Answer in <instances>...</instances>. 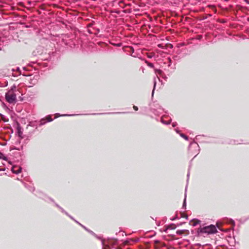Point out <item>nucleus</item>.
Listing matches in <instances>:
<instances>
[{
  "label": "nucleus",
  "mask_w": 249,
  "mask_h": 249,
  "mask_svg": "<svg viewBox=\"0 0 249 249\" xmlns=\"http://www.w3.org/2000/svg\"><path fill=\"white\" fill-rule=\"evenodd\" d=\"M16 87L13 86L5 94V99L10 104H15L17 100V96L14 92Z\"/></svg>",
  "instance_id": "f257e3e1"
},
{
  "label": "nucleus",
  "mask_w": 249,
  "mask_h": 249,
  "mask_svg": "<svg viewBox=\"0 0 249 249\" xmlns=\"http://www.w3.org/2000/svg\"><path fill=\"white\" fill-rule=\"evenodd\" d=\"M216 231H217L216 228L213 225H211L208 226H206L203 228H201L198 230V232L199 233H206L208 234H211V233H215Z\"/></svg>",
  "instance_id": "f03ea898"
},
{
  "label": "nucleus",
  "mask_w": 249,
  "mask_h": 249,
  "mask_svg": "<svg viewBox=\"0 0 249 249\" xmlns=\"http://www.w3.org/2000/svg\"><path fill=\"white\" fill-rule=\"evenodd\" d=\"M21 168L18 166H14L12 168V171L13 173L18 174L20 172Z\"/></svg>",
  "instance_id": "7ed1b4c3"
},
{
  "label": "nucleus",
  "mask_w": 249,
  "mask_h": 249,
  "mask_svg": "<svg viewBox=\"0 0 249 249\" xmlns=\"http://www.w3.org/2000/svg\"><path fill=\"white\" fill-rule=\"evenodd\" d=\"M199 221L198 220H194L190 222V224L193 226H196L197 224H199Z\"/></svg>",
  "instance_id": "20e7f679"
},
{
  "label": "nucleus",
  "mask_w": 249,
  "mask_h": 249,
  "mask_svg": "<svg viewBox=\"0 0 249 249\" xmlns=\"http://www.w3.org/2000/svg\"><path fill=\"white\" fill-rule=\"evenodd\" d=\"M0 159L6 160V157L0 151Z\"/></svg>",
  "instance_id": "39448f33"
},
{
  "label": "nucleus",
  "mask_w": 249,
  "mask_h": 249,
  "mask_svg": "<svg viewBox=\"0 0 249 249\" xmlns=\"http://www.w3.org/2000/svg\"><path fill=\"white\" fill-rule=\"evenodd\" d=\"M180 136H181L182 138H184L185 140H187V139H188L187 137L186 136H185V135L183 134H180Z\"/></svg>",
  "instance_id": "423d86ee"
},
{
  "label": "nucleus",
  "mask_w": 249,
  "mask_h": 249,
  "mask_svg": "<svg viewBox=\"0 0 249 249\" xmlns=\"http://www.w3.org/2000/svg\"><path fill=\"white\" fill-rule=\"evenodd\" d=\"M47 119L48 120V122H51L53 120L51 118L50 116H48L47 117Z\"/></svg>",
  "instance_id": "0eeeda50"
},
{
  "label": "nucleus",
  "mask_w": 249,
  "mask_h": 249,
  "mask_svg": "<svg viewBox=\"0 0 249 249\" xmlns=\"http://www.w3.org/2000/svg\"><path fill=\"white\" fill-rule=\"evenodd\" d=\"M162 122L163 123H164V124H169V123H170L169 122H168V123H166V122H164V121H163V119H162Z\"/></svg>",
  "instance_id": "6e6552de"
},
{
  "label": "nucleus",
  "mask_w": 249,
  "mask_h": 249,
  "mask_svg": "<svg viewBox=\"0 0 249 249\" xmlns=\"http://www.w3.org/2000/svg\"><path fill=\"white\" fill-rule=\"evenodd\" d=\"M186 204V198H184V203H183V206H184Z\"/></svg>",
  "instance_id": "1a4fd4ad"
},
{
  "label": "nucleus",
  "mask_w": 249,
  "mask_h": 249,
  "mask_svg": "<svg viewBox=\"0 0 249 249\" xmlns=\"http://www.w3.org/2000/svg\"><path fill=\"white\" fill-rule=\"evenodd\" d=\"M133 107L135 110H137L138 109V107L136 106H134Z\"/></svg>",
  "instance_id": "9d476101"
},
{
  "label": "nucleus",
  "mask_w": 249,
  "mask_h": 249,
  "mask_svg": "<svg viewBox=\"0 0 249 249\" xmlns=\"http://www.w3.org/2000/svg\"><path fill=\"white\" fill-rule=\"evenodd\" d=\"M58 116H60V115H58L57 114H56L55 118H56V117H58Z\"/></svg>",
  "instance_id": "9b49d317"
},
{
  "label": "nucleus",
  "mask_w": 249,
  "mask_h": 249,
  "mask_svg": "<svg viewBox=\"0 0 249 249\" xmlns=\"http://www.w3.org/2000/svg\"><path fill=\"white\" fill-rule=\"evenodd\" d=\"M175 126H176V124H174H174H173V127H175Z\"/></svg>",
  "instance_id": "f8f14e48"
},
{
  "label": "nucleus",
  "mask_w": 249,
  "mask_h": 249,
  "mask_svg": "<svg viewBox=\"0 0 249 249\" xmlns=\"http://www.w3.org/2000/svg\"><path fill=\"white\" fill-rule=\"evenodd\" d=\"M43 121V120H42V121H41V122H42ZM44 124V123L41 122V124Z\"/></svg>",
  "instance_id": "ddd939ff"
},
{
  "label": "nucleus",
  "mask_w": 249,
  "mask_h": 249,
  "mask_svg": "<svg viewBox=\"0 0 249 249\" xmlns=\"http://www.w3.org/2000/svg\"><path fill=\"white\" fill-rule=\"evenodd\" d=\"M67 115H62L61 116H66Z\"/></svg>",
  "instance_id": "4468645a"
},
{
  "label": "nucleus",
  "mask_w": 249,
  "mask_h": 249,
  "mask_svg": "<svg viewBox=\"0 0 249 249\" xmlns=\"http://www.w3.org/2000/svg\"><path fill=\"white\" fill-rule=\"evenodd\" d=\"M153 93H154V90L152 91V94H153Z\"/></svg>",
  "instance_id": "2eb2a0df"
},
{
  "label": "nucleus",
  "mask_w": 249,
  "mask_h": 249,
  "mask_svg": "<svg viewBox=\"0 0 249 249\" xmlns=\"http://www.w3.org/2000/svg\"><path fill=\"white\" fill-rule=\"evenodd\" d=\"M156 86V83H155V84H154V87H155Z\"/></svg>",
  "instance_id": "dca6fc26"
}]
</instances>
